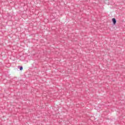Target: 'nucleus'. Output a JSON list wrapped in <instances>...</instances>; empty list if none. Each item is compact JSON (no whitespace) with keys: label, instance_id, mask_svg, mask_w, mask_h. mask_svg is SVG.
<instances>
[{"label":"nucleus","instance_id":"f03ea898","mask_svg":"<svg viewBox=\"0 0 125 125\" xmlns=\"http://www.w3.org/2000/svg\"><path fill=\"white\" fill-rule=\"evenodd\" d=\"M20 70H21H21H23V67L21 66L20 68Z\"/></svg>","mask_w":125,"mask_h":125},{"label":"nucleus","instance_id":"f257e3e1","mask_svg":"<svg viewBox=\"0 0 125 125\" xmlns=\"http://www.w3.org/2000/svg\"><path fill=\"white\" fill-rule=\"evenodd\" d=\"M112 22L113 23V25H116V23H117V21H116V19L113 18L112 19Z\"/></svg>","mask_w":125,"mask_h":125}]
</instances>
